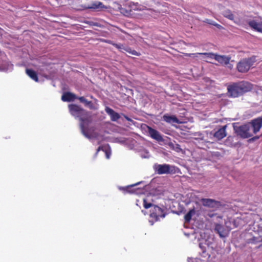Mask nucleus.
Masks as SVG:
<instances>
[{
  "instance_id": "nucleus-1",
  "label": "nucleus",
  "mask_w": 262,
  "mask_h": 262,
  "mask_svg": "<svg viewBox=\"0 0 262 262\" xmlns=\"http://www.w3.org/2000/svg\"><path fill=\"white\" fill-rule=\"evenodd\" d=\"M69 108L72 115L76 118H79L80 120V129L83 135L90 139L92 136L89 134L88 125L92 121V117L90 113L76 104L69 105Z\"/></svg>"
},
{
  "instance_id": "nucleus-2",
  "label": "nucleus",
  "mask_w": 262,
  "mask_h": 262,
  "mask_svg": "<svg viewBox=\"0 0 262 262\" xmlns=\"http://www.w3.org/2000/svg\"><path fill=\"white\" fill-rule=\"evenodd\" d=\"M253 89V85L246 81L232 82L228 85L227 94L229 97L237 98L249 92Z\"/></svg>"
},
{
  "instance_id": "nucleus-3",
  "label": "nucleus",
  "mask_w": 262,
  "mask_h": 262,
  "mask_svg": "<svg viewBox=\"0 0 262 262\" xmlns=\"http://www.w3.org/2000/svg\"><path fill=\"white\" fill-rule=\"evenodd\" d=\"M256 61V57L254 56L244 58L238 62L236 68L239 72L246 73L253 66Z\"/></svg>"
},
{
  "instance_id": "nucleus-4",
  "label": "nucleus",
  "mask_w": 262,
  "mask_h": 262,
  "mask_svg": "<svg viewBox=\"0 0 262 262\" xmlns=\"http://www.w3.org/2000/svg\"><path fill=\"white\" fill-rule=\"evenodd\" d=\"M233 128L236 134L243 139L248 138L253 135L250 128V124L248 123L238 126L234 125Z\"/></svg>"
},
{
  "instance_id": "nucleus-5",
  "label": "nucleus",
  "mask_w": 262,
  "mask_h": 262,
  "mask_svg": "<svg viewBox=\"0 0 262 262\" xmlns=\"http://www.w3.org/2000/svg\"><path fill=\"white\" fill-rule=\"evenodd\" d=\"M173 168V166L166 164H155L154 166L155 172L158 174L173 173L174 172Z\"/></svg>"
},
{
  "instance_id": "nucleus-6",
  "label": "nucleus",
  "mask_w": 262,
  "mask_h": 262,
  "mask_svg": "<svg viewBox=\"0 0 262 262\" xmlns=\"http://www.w3.org/2000/svg\"><path fill=\"white\" fill-rule=\"evenodd\" d=\"M262 18L260 16L254 17L252 20L248 21L249 27L253 30L262 33Z\"/></svg>"
},
{
  "instance_id": "nucleus-7",
  "label": "nucleus",
  "mask_w": 262,
  "mask_h": 262,
  "mask_svg": "<svg viewBox=\"0 0 262 262\" xmlns=\"http://www.w3.org/2000/svg\"><path fill=\"white\" fill-rule=\"evenodd\" d=\"M201 202L205 207L217 209L222 206L221 202L211 199H202Z\"/></svg>"
},
{
  "instance_id": "nucleus-8",
  "label": "nucleus",
  "mask_w": 262,
  "mask_h": 262,
  "mask_svg": "<svg viewBox=\"0 0 262 262\" xmlns=\"http://www.w3.org/2000/svg\"><path fill=\"white\" fill-rule=\"evenodd\" d=\"M165 213L164 210L157 205H154L150 211V216L154 219L155 221H158L160 217H164Z\"/></svg>"
},
{
  "instance_id": "nucleus-9",
  "label": "nucleus",
  "mask_w": 262,
  "mask_h": 262,
  "mask_svg": "<svg viewBox=\"0 0 262 262\" xmlns=\"http://www.w3.org/2000/svg\"><path fill=\"white\" fill-rule=\"evenodd\" d=\"M248 124H250L253 135L256 134L262 127V116L251 120Z\"/></svg>"
},
{
  "instance_id": "nucleus-10",
  "label": "nucleus",
  "mask_w": 262,
  "mask_h": 262,
  "mask_svg": "<svg viewBox=\"0 0 262 262\" xmlns=\"http://www.w3.org/2000/svg\"><path fill=\"white\" fill-rule=\"evenodd\" d=\"M147 132L151 138L158 141H162L163 140L162 136L158 131L149 126H147Z\"/></svg>"
},
{
  "instance_id": "nucleus-11",
  "label": "nucleus",
  "mask_w": 262,
  "mask_h": 262,
  "mask_svg": "<svg viewBox=\"0 0 262 262\" xmlns=\"http://www.w3.org/2000/svg\"><path fill=\"white\" fill-rule=\"evenodd\" d=\"M241 220V219L238 218L235 219L232 218L228 219V220L225 221V226L229 230L232 229L239 226V221Z\"/></svg>"
},
{
  "instance_id": "nucleus-12",
  "label": "nucleus",
  "mask_w": 262,
  "mask_h": 262,
  "mask_svg": "<svg viewBox=\"0 0 262 262\" xmlns=\"http://www.w3.org/2000/svg\"><path fill=\"white\" fill-rule=\"evenodd\" d=\"M227 125H225L218 129L213 134V137L217 140H221L227 136L226 128Z\"/></svg>"
},
{
  "instance_id": "nucleus-13",
  "label": "nucleus",
  "mask_w": 262,
  "mask_h": 262,
  "mask_svg": "<svg viewBox=\"0 0 262 262\" xmlns=\"http://www.w3.org/2000/svg\"><path fill=\"white\" fill-rule=\"evenodd\" d=\"M105 111L110 116L111 119L113 121H116L120 118V116L118 113L115 112L113 109L109 107H106Z\"/></svg>"
},
{
  "instance_id": "nucleus-14",
  "label": "nucleus",
  "mask_w": 262,
  "mask_h": 262,
  "mask_svg": "<svg viewBox=\"0 0 262 262\" xmlns=\"http://www.w3.org/2000/svg\"><path fill=\"white\" fill-rule=\"evenodd\" d=\"M88 9L93 10H102L106 9L107 7L104 6L102 2L95 1L92 2L90 5L87 7Z\"/></svg>"
},
{
  "instance_id": "nucleus-15",
  "label": "nucleus",
  "mask_w": 262,
  "mask_h": 262,
  "mask_svg": "<svg viewBox=\"0 0 262 262\" xmlns=\"http://www.w3.org/2000/svg\"><path fill=\"white\" fill-rule=\"evenodd\" d=\"M214 59L221 64H228L230 62V58L226 55L216 54Z\"/></svg>"
},
{
  "instance_id": "nucleus-16",
  "label": "nucleus",
  "mask_w": 262,
  "mask_h": 262,
  "mask_svg": "<svg viewBox=\"0 0 262 262\" xmlns=\"http://www.w3.org/2000/svg\"><path fill=\"white\" fill-rule=\"evenodd\" d=\"M75 99H78V97H76L75 94L70 92L64 93L61 97L62 100L64 102H70Z\"/></svg>"
},
{
  "instance_id": "nucleus-17",
  "label": "nucleus",
  "mask_w": 262,
  "mask_h": 262,
  "mask_svg": "<svg viewBox=\"0 0 262 262\" xmlns=\"http://www.w3.org/2000/svg\"><path fill=\"white\" fill-rule=\"evenodd\" d=\"M100 150H102L105 154L106 158L108 159L111 155V149L109 148H106L105 146H100L97 149L95 155L97 156Z\"/></svg>"
},
{
  "instance_id": "nucleus-18",
  "label": "nucleus",
  "mask_w": 262,
  "mask_h": 262,
  "mask_svg": "<svg viewBox=\"0 0 262 262\" xmlns=\"http://www.w3.org/2000/svg\"><path fill=\"white\" fill-rule=\"evenodd\" d=\"M26 73L32 79L34 80L36 82L38 81V78L36 72L33 70L27 69L26 70Z\"/></svg>"
},
{
  "instance_id": "nucleus-19",
  "label": "nucleus",
  "mask_w": 262,
  "mask_h": 262,
  "mask_svg": "<svg viewBox=\"0 0 262 262\" xmlns=\"http://www.w3.org/2000/svg\"><path fill=\"white\" fill-rule=\"evenodd\" d=\"M163 120L167 123H178V118L174 116H169L164 115L163 117Z\"/></svg>"
},
{
  "instance_id": "nucleus-20",
  "label": "nucleus",
  "mask_w": 262,
  "mask_h": 262,
  "mask_svg": "<svg viewBox=\"0 0 262 262\" xmlns=\"http://www.w3.org/2000/svg\"><path fill=\"white\" fill-rule=\"evenodd\" d=\"M78 99L80 102L83 103L85 106H88L91 109L94 108V106L93 102L91 101L87 100L84 97H78Z\"/></svg>"
},
{
  "instance_id": "nucleus-21",
  "label": "nucleus",
  "mask_w": 262,
  "mask_h": 262,
  "mask_svg": "<svg viewBox=\"0 0 262 262\" xmlns=\"http://www.w3.org/2000/svg\"><path fill=\"white\" fill-rule=\"evenodd\" d=\"M223 15L227 18L228 19L233 20L235 23L237 24V23L234 20V16L232 12L230 10H226L223 12Z\"/></svg>"
},
{
  "instance_id": "nucleus-22",
  "label": "nucleus",
  "mask_w": 262,
  "mask_h": 262,
  "mask_svg": "<svg viewBox=\"0 0 262 262\" xmlns=\"http://www.w3.org/2000/svg\"><path fill=\"white\" fill-rule=\"evenodd\" d=\"M214 230L215 231L219 234L220 237H223L225 236V235L224 234V228L223 226L221 224H216Z\"/></svg>"
},
{
  "instance_id": "nucleus-23",
  "label": "nucleus",
  "mask_w": 262,
  "mask_h": 262,
  "mask_svg": "<svg viewBox=\"0 0 262 262\" xmlns=\"http://www.w3.org/2000/svg\"><path fill=\"white\" fill-rule=\"evenodd\" d=\"M192 55H195V57H197L198 55H203L206 56L207 58L210 59H214L216 54H214L213 53H197L194 54H189L188 56L189 57H191Z\"/></svg>"
},
{
  "instance_id": "nucleus-24",
  "label": "nucleus",
  "mask_w": 262,
  "mask_h": 262,
  "mask_svg": "<svg viewBox=\"0 0 262 262\" xmlns=\"http://www.w3.org/2000/svg\"><path fill=\"white\" fill-rule=\"evenodd\" d=\"M195 214L194 208L190 209L184 216V220L186 223H189L191 220L192 216Z\"/></svg>"
},
{
  "instance_id": "nucleus-25",
  "label": "nucleus",
  "mask_w": 262,
  "mask_h": 262,
  "mask_svg": "<svg viewBox=\"0 0 262 262\" xmlns=\"http://www.w3.org/2000/svg\"><path fill=\"white\" fill-rule=\"evenodd\" d=\"M128 7L130 9L133 10H143V9L141 8V6L138 4V3H135L134 2H130L129 3Z\"/></svg>"
},
{
  "instance_id": "nucleus-26",
  "label": "nucleus",
  "mask_w": 262,
  "mask_h": 262,
  "mask_svg": "<svg viewBox=\"0 0 262 262\" xmlns=\"http://www.w3.org/2000/svg\"><path fill=\"white\" fill-rule=\"evenodd\" d=\"M260 242H262V236L258 237L253 236L248 239V243L249 244H255Z\"/></svg>"
},
{
  "instance_id": "nucleus-27",
  "label": "nucleus",
  "mask_w": 262,
  "mask_h": 262,
  "mask_svg": "<svg viewBox=\"0 0 262 262\" xmlns=\"http://www.w3.org/2000/svg\"><path fill=\"white\" fill-rule=\"evenodd\" d=\"M8 66V62L6 60L2 59V58L0 57V70L5 71L7 70Z\"/></svg>"
},
{
  "instance_id": "nucleus-28",
  "label": "nucleus",
  "mask_w": 262,
  "mask_h": 262,
  "mask_svg": "<svg viewBox=\"0 0 262 262\" xmlns=\"http://www.w3.org/2000/svg\"><path fill=\"white\" fill-rule=\"evenodd\" d=\"M106 42L112 45L114 47L118 49L120 51L122 52L123 50H124L125 47L121 43H116L111 40L106 41Z\"/></svg>"
},
{
  "instance_id": "nucleus-29",
  "label": "nucleus",
  "mask_w": 262,
  "mask_h": 262,
  "mask_svg": "<svg viewBox=\"0 0 262 262\" xmlns=\"http://www.w3.org/2000/svg\"><path fill=\"white\" fill-rule=\"evenodd\" d=\"M120 12L124 15L126 16H128L132 15V10L130 9V8H129L128 7L127 9L125 8H121Z\"/></svg>"
},
{
  "instance_id": "nucleus-30",
  "label": "nucleus",
  "mask_w": 262,
  "mask_h": 262,
  "mask_svg": "<svg viewBox=\"0 0 262 262\" xmlns=\"http://www.w3.org/2000/svg\"><path fill=\"white\" fill-rule=\"evenodd\" d=\"M124 51L134 55L139 56L140 55L136 51L132 50L130 48L128 47H125Z\"/></svg>"
},
{
  "instance_id": "nucleus-31",
  "label": "nucleus",
  "mask_w": 262,
  "mask_h": 262,
  "mask_svg": "<svg viewBox=\"0 0 262 262\" xmlns=\"http://www.w3.org/2000/svg\"><path fill=\"white\" fill-rule=\"evenodd\" d=\"M154 205L151 203H148L146 199L143 200V206L145 209H148L150 207L153 208Z\"/></svg>"
},
{
  "instance_id": "nucleus-32",
  "label": "nucleus",
  "mask_w": 262,
  "mask_h": 262,
  "mask_svg": "<svg viewBox=\"0 0 262 262\" xmlns=\"http://www.w3.org/2000/svg\"><path fill=\"white\" fill-rule=\"evenodd\" d=\"M199 247L201 248V249L202 250V256L204 257H206V249L205 246H204L202 243H200Z\"/></svg>"
},
{
  "instance_id": "nucleus-33",
  "label": "nucleus",
  "mask_w": 262,
  "mask_h": 262,
  "mask_svg": "<svg viewBox=\"0 0 262 262\" xmlns=\"http://www.w3.org/2000/svg\"><path fill=\"white\" fill-rule=\"evenodd\" d=\"M138 184L139 183H137L134 185H132L130 186H128L126 187L125 188H123V189L127 192L132 193L133 191L131 190V188L133 186H137Z\"/></svg>"
},
{
  "instance_id": "nucleus-34",
  "label": "nucleus",
  "mask_w": 262,
  "mask_h": 262,
  "mask_svg": "<svg viewBox=\"0 0 262 262\" xmlns=\"http://www.w3.org/2000/svg\"><path fill=\"white\" fill-rule=\"evenodd\" d=\"M204 22L208 24H210V25H212L213 26V24H214V23H215L214 21L212 20H211V19H206Z\"/></svg>"
},
{
  "instance_id": "nucleus-35",
  "label": "nucleus",
  "mask_w": 262,
  "mask_h": 262,
  "mask_svg": "<svg viewBox=\"0 0 262 262\" xmlns=\"http://www.w3.org/2000/svg\"><path fill=\"white\" fill-rule=\"evenodd\" d=\"M257 232H262V224H259L257 225Z\"/></svg>"
},
{
  "instance_id": "nucleus-36",
  "label": "nucleus",
  "mask_w": 262,
  "mask_h": 262,
  "mask_svg": "<svg viewBox=\"0 0 262 262\" xmlns=\"http://www.w3.org/2000/svg\"><path fill=\"white\" fill-rule=\"evenodd\" d=\"M213 26L216 27L219 29H220L222 27L221 25L217 24L216 23H215L214 24H213Z\"/></svg>"
},
{
  "instance_id": "nucleus-37",
  "label": "nucleus",
  "mask_w": 262,
  "mask_h": 262,
  "mask_svg": "<svg viewBox=\"0 0 262 262\" xmlns=\"http://www.w3.org/2000/svg\"><path fill=\"white\" fill-rule=\"evenodd\" d=\"M123 116L125 118V119L128 121H132L131 119L129 118L128 116L125 115H123Z\"/></svg>"
},
{
  "instance_id": "nucleus-38",
  "label": "nucleus",
  "mask_w": 262,
  "mask_h": 262,
  "mask_svg": "<svg viewBox=\"0 0 262 262\" xmlns=\"http://www.w3.org/2000/svg\"><path fill=\"white\" fill-rule=\"evenodd\" d=\"M214 215H215V214H213V213L208 214L209 216L210 217H212Z\"/></svg>"
},
{
  "instance_id": "nucleus-39",
  "label": "nucleus",
  "mask_w": 262,
  "mask_h": 262,
  "mask_svg": "<svg viewBox=\"0 0 262 262\" xmlns=\"http://www.w3.org/2000/svg\"><path fill=\"white\" fill-rule=\"evenodd\" d=\"M258 138H259V137H254V139H258ZM253 139H254V138H253Z\"/></svg>"
},
{
  "instance_id": "nucleus-40",
  "label": "nucleus",
  "mask_w": 262,
  "mask_h": 262,
  "mask_svg": "<svg viewBox=\"0 0 262 262\" xmlns=\"http://www.w3.org/2000/svg\"><path fill=\"white\" fill-rule=\"evenodd\" d=\"M262 246V245H260V246Z\"/></svg>"
}]
</instances>
